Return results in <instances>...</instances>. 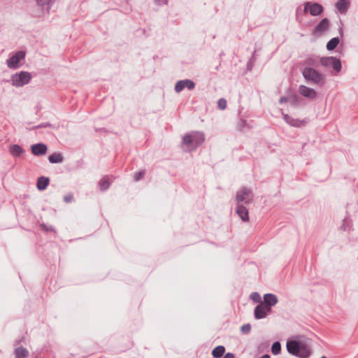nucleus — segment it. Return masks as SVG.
Here are the masks:
<instances>
[{
  "instance_id": "1",
  "label": "nucleus",
  "mask_w": 358,
  "mask_h": 358,
  "mask_svg": "<svg viewBox=\"0 0 358 358\" xmlns=\"http://www.w3.org/2000/svg\"><path fill=\"white\" fill-rule=\"evenodd\" d=\"M205 141L204 134L200 131H192L186 134L182 140V146L185 151L195 150Z\"/></svg>"
},
{
  "instance_id": "2",
  "label": "nucleus",
  "mask_w": 358,
  "mask_h": 358,
  "mask_svg": "<svg viewBox=\"0 0 358 358\" xmlns=\"http://www.w3.org/2000/svg\"><path fill=\"white\" fill-rule=\"evenodd\" d=\"M286 347L289 354L299 358H308L311 354L308 345L301 341L295 340L288 341Z\"/></svg>"
},
{
  "instance_id": "3",
  "label": "nucleus",
  "mask_w": 358,
  "mask_h": 358,
  "mask_svg": "<svg viewBox=\"0 0 358 358\" xmlns=\"http://www.w3.org/2000/svg\"><path fill=\"white\" fill-rule=\"evenodd\" d=\"M303 76L308 81L320 85L324 83V76L311 67H306L303 72Z\"/></svg>"
},
{
  "instance_id": "4",
  "label": "nucleus",
  "mask_w": 358,
  "mask_h": 358,
  "mask_svg": "<svg viewBox=\"0 0 358 358\" xmlns=\"http://www.w3.org/2000/svg\"><path fill=\"white\" fill-rule=\"evenodd\" d=\"M31 79V75L27 71H20L11 76L12 85L16 87H22L28 84Z\"/></svg>"
},
{
  "instance_id": "5",
  "label": "nucleus",
  "mask_w": 358,
  "mask_h": 358,
  "mask_svg": "<svg viewBox=\"0 0 358 358\" xmlns=\"http://www.w3.org/2000/svg\"><path fill=\"white\" fill-rule=\"evenodd\" d=\"M26 53L23 50H20L15 52L7 60L6 64L8 68L16 69L21 66L20 64L21 60L24 59Z\"/></svg>"
},
{
  "instance_id": "6",
  "label": "nucleus",
  "mask_w": 358,
  "mask_h": 358,
  "mask_svg": "<svg viewBox=\"0 0 358 358\" xmlns=\"http://www.w3.org/2000/svg\"><path fill=\"white\" fill-rule=\"evenodd\" d=\"M320 64L325 67H332L336 73H339L342 68L341 60L335 57H322Z\"/></svg>"
},
{
  "instance_id": "7",
  "label": "nucleus",
  "mask_w": 358,
  "mask_h": 358,
  "mask_svg": "<svg viewBox=\"0 0 358 358\" xmlns=\"http://www.w3.org/2000/svg\"><path fill=\"white\" fill-rule=\"evenodd\" d=\"M324 10L323 6L318 3L306 2L304 3L303 12L308 11L313 16L320 15Z\"/></svg>"
},
{
  "instance_id": "8",
  "label": "nucleus",
  "mask_w": 358,
  "mask_h": 358,
  "mask_svg": "<svg viewBox=\"0 0 358 358\" xmlns=\"http://www.w3.org/2000/svg\"><path fill=\"white\" fill-rule=\"evenodd\" d=\"M253 199V193L248 187H243L236 193V201H250Z\"/></svg>"
},
{
  "instance_id": "9",
  "label": "nucleus",
  "mask_w": 358,
  "mask_h": 358,
  "mask_svg": "<svg viewBox=\"0 0 358 358\" xmlns=\"http://www.w3.org/2000/svg\"><path fill=\"white\" fill-rule=\"evenodd\" d=\"M185 87L189 90H192L195 87V83L189 79L180 80L176 83L174 90L177 93H179Z\"/></svg>"
},
{
  "instance_id": "10",
  "label": "nucleus",
  "mask_w": 358,
  "mask_h": 358,
  "mask_svg": "<svg viewBox=\"0 0 358 358\" xmlns=\"http://www.w3.org/2000/svg\"><path fill=\"white\" fill-rule=\"evenodd\" d=\"M271 313L270 308H267L261 303H259L254 310L255 317L257 320L265 318L268 315Z\"/></svg>"
},
{
  "instance_id": "11",
  "label": "nucleus",
  "mask_w": 358,
  "mask_h": 358,
  "mask_svg": "<svg viewBox=\"0 0 358 358\" xmlns=\"http://www.w3.org/2000/svg\"><path fill=\"white\" fill-rule=\"evenodd\" d=\"M282 117L283 120L286 122V123H287L292 127H301L307 123V120L306 119H295L287 114L282 113Z\"/></svg>"
},
{
  "instance_id": "12",
  "label": "nucleus",
  "mask_w": 358,
  "mask_h": 358,
  "mask_svg": "<svg viewBox=\"0 0 358 358\" xmlns=\"http://www.w3.org/2000/svg\"><path fill=\"white\" fill-rule=\"evenodd\" d=\"M263 299L264 301H262L261 303L266 306L267 308H270V310H271V308L277 304L278 301L276 295L271 293L264 294Z\"/></svg>"
},
{
  "instance_id": "13",
  "label": "nucleus",
  "mask_w": 358,
  "mask_h": 358,
  "mask_svg": "<svg viewBox=\"0 0 358 358\" xmlns=\"http://www.w3.org/2000/svg\"><path fill=\"white\" fill-rule=\"evenodd\" d=\"M47 145L42 143H36L31 146V153L35 156L44 155L47 152Z\"/></svg>"
},
{
  "instance_id": "14",
  "label": "nucleus",
  "mask_w": 358,
  "mask_h": 358,
  "mask_svg": "<svg viewBox=\"0 0 358 358\" xmlns=\"http://www.w3.org/2000/svg\"><path fill=\"white\" fill-rule=\"evenodd\" d=\"M299 92L303 96L310 99H315L317 96L315 90L302 85L299 87Z\"/></svg>"
},
{
  "instance_id": "15",
  "label": "nucleus",
  "mask_w": 358,
  "mask_h": 358,
  "mask_svg": "<svg viewBox=\"0 0 358 358\" xmlns=\"http://www.w3.org/2000/svg\"><path fill=\"white\" fill-rule=\"evenodd\" d=\"M236 213L243 222L249 221L248 210L243 205L238 203V205L236 208Z\"/></svg>"
},
{
  "instance_id": "16",
  "label": "nucleus",
  "mask_w": 358,
  "mask_h": 358,
  "mask_svg": "<svg viewBox=\"0 0 358 358\" xmlns=\"http://www.w3.org/2000/svg\"><path fill=\"white\" fill-rule=\"evenodd\" d=\"M329 27V21L327 18H323L314 29V33L321 34L326 31Z\"/></svg>"
},
{
  "instance_id": "17",
  "label": "nucleus",
  "mask_w": 358,
  "mask_h": 358,
  "mask_svg": "<svg viewBox=\"0 0 358 358\" xmlns=\"http://www.w3.org/2000/svg\"><path fill=\"white\" fill-rule=\"evenodd\" d=\"M349 6V0H338L336 3V8L341 14H345Z\"/></svg>"
},
{
  "instance_id": "18",
  "label": "nucleus",
  "mask_w": 358,
  "mask_h": 358,
  "mask_svg": "<svg viewBox=\"0 0 358 358\" xmlns=\"http://www.w3.org/2000/svg\"><path fill=\"white\" fill-rule=\"evenodd\" d=\"M9 152L13 157L17 158L24 152V150L20 145L14 144L9 147Z\"/></svg>"
},
{
  "instance_id": "19",
  "label": "nucleus",
  "mask_w": 358,
  "mask_h": 358,
  "mask_svg": "<svg viewBox=\"0 0 358 358\" xmlns=\"http://www.w3.org/2000/svg\"><path fill=\"white\" fill-rule=\"evenodd\" d=\"M50 182V179L48 177L41 176L38 178L36 187L38 190H44L47 188Z\"/></svg>"
},
{
  "instance_id": "20",
  "label": "nucleus",
  "mask_w": 358,
  "mask_h": 358,
  "mask_svg": "<svg viewBox=\"0 0 358 358\" xmlns=\"http://www.w3.org/2000/svg\"><path fill=\"white\" fill-rule=\"evenodd\" d=\"M15 358H26L29 356V351L22 346L17 347L14 350Z\"/></svg>"
},
{
  "instance_id": "21",
  "label": "nucleus",
  "mask_w": 358,
  "mask_h": 358,
  "mask_svg": "<svg viewBox=\"0 0 358 358\" xmlns=\"http://www.w3.org/2000/svg\"><path fill=\"white\" fill-rule=\"evenodd\" d=\"M64 157L59 152H54L48 157V161L51 164H59L63 162Z\"/></svg>"
},
{
  "instance_id": "22",
  "label": "nucleus",
  "mask_w": 358,
  "mask_h": 358,
  "mask_svg": "<svg viewBox=\"0 0 358 358\" xmlns=\"http://www.w3.org/2000/svg\"><path fill=\"white\" fill-rule=\"evenodd\" d=\"M302 101V99L296 94L288 95V102L293 106H298Z\"/></svg>"
},
{
  "instance_id": "23",
  "label": "nucleus",
  "mask_w": 358,
  "mask_h": 358,
  "mask_svg": "<svg viewBox=\"0 0 358 358\" xmlns=\"http://www.w3.org/2000/svg\"><path fill=\"white\" fill-rule=\"evenodd\" d=\"M340 229L343 231H350L353 230L352 228V222L351 220L348 218H344L343 220V223L340 227Z\"/></svg>"
},
{
  "instance_id": "24",
  "label": "nucleus",
  "mask_w": 358,
  "mask_h": 358,
  "mask_svg": "<svg viewBox=\"0 0 358 358\" xmlns=\"http://www.w3.org/2000/svg\"><path fill=\"white\" fill-rule=\"evenodd\" d=\"M224 352H225V348L222 345H218L213 350L212 355L215 358H220L223 356Z\"/></svg>"
},
{
  "instance_id": "25",
  "label": "nucleus",
  "mask_w": 358,
  "mask_h": 358,
  "mask_svg": "<svg viewBox=\"0 0 358 358\" xmlns=\"http://www.w3.org/2000/svg\"><path fill=\"white\" fill-rule=\"evenodd\" d=\"M339 41L338 37L332 38L327 42V49L329 51L334 50L338 46Z\"/></svg>"
},
{
  "instance_id": "26",
  "label": "nucleus",
  "mask_w": 358,
  "mask_h": 358,
  "mask_svg": "<svg viewBox=\"0 0 358 358\" xmlns=\"http://www.w3.org/2000/svg\"><path fill=\"white\" fill-rule=\"evenodd\" d=\"M110 182L109 180L105 178L100 180L99 182V185L100 187V189L102 191H105L108 189L110 187Z\"/></svg>"
},
{
  "instance_id": "27",
  "label": "nucleus",
  "mask_w": 358,
  "mask_h": 358,
  "mask_svg": "<svg viewBox=\"0 0 358 358\" xmlns=\"http://www.w3.org/2000/svg\"><path fill=\"white\" fill-rule=\"evenodd\" d=\"M281 351V345L279 341L274 342L271 345V352L274 355H277L280 353Z\"/></svg>"
},
{
  "instance_id": "28",
  "label": "nucleus",
  "mask_w": 358,
  "mask_h": 358,
  "mask_svg": "<svg viewBox=\"0 0 358 358\" xmlns=\"http://www.w3.org/2000/svg\"><path fill=\"white\" fill-rule=\"evenodd\" d=\"M145 174V170H141L138 172L135 173L134 174V180L135 182L139 181L140 180L143 178Z\"/></svg>"
},
{
  "instance_id": "29",
  "label": "nucleus",
  "mask_w": 358,
  "mask_h": 358,
  "mask_svg": "<svg viewBox=\"0 0 358 358\" xmlns=\"http://www.w3.org/2000/svg\"><path fill=\"white\" fill-rule=\"evenodd\" d=\"M255 52H256V50H255L253 52L252 57H250V59H249V61L247 63V69L248 70H251L253 67V65L255 62Z\"/></svg>"
},
{
  "instance_id": "30",
  "label": "nucleus",
  "mask_w": 358,
  "mask_h": 358,
  "mask_svg": "<svg viewBox=\"0 0 358 358\" xmlns=\"http://www.w3.org/2000/svg\"><path fill=\"white\" fill-rule=\"evenodd\" d=\"M37 4L40 6H48V7L53 4L55 0H36Z\"/></svg>"
},
{
  "instance_id": "31",
  "label": "nucleus",
  "mask_w": 358,
  "mask_h": 358,
  "mask_svg": "<svg viewBox=\"0 0 358 358\" xmlns=\"http://www.w3.org/2000/svg\"><path fill=\"white\" fill-rule=\"evenodd\" d=\"M250 297L255 303H260L262 302L261 296L258 292H252L250 294Z\"/></svg>"
},
{
  "instance_id": "32",
  "label": "nucleus",
  "mask_w": 358,
  "mask_h": 358,
  "mask_svg": "<svg viewBox=\"0 0 358 358\" xmlns=\"http://www.w3.org/2000/svg\"><path fill=\"white\" fill-rule=\"evenodd\" d=\"M217 106L221 110L225 109L227 107V101L223 98L220 99L217 101Z\"/></svg>"
},
{
  "instance_id": "33",
  "label": "nucleus",
  "mask_w": 358,
  "mask_h": 358,
  "mask_svg": "<svg viewBox=\"0 0 358 358\" xmlns=\"http://www.w3.org/2000/svg\"><path fill=\"white\" fill-rule=\"evenodd\" d=\"M251 330V326L250 324H245L244 325H243L241 328V331L243 334H248Z\"/></svg>"
},
{
  "instance_id": "34",
  "label": "nucleus",
  "mask_w": 358,
  "mask_h": 358,
  "mask_svg": "<svg viewBox=\"0 0 358 358\" xmlns=\"http://www.w3.org/2000/svg\"><path fill=\"white\" fill-rule=\"evenodd\" d=\"M237 126H238V129L241 131L245 127H246L248 126V123H247L246 120L241 119L238 121Z\"/></svg>"
},
{
  "instance_id": "35",
  "label": "nucleus",
  "mask_w": 358,
  "mask_h": 358,
  "mask_svg": "<svg viewBox=\"0 0 358 358\" xmlns=\"http://www.w3.org/2000/svg\"><path fill=\"white\" fill-rule=\"evenodd\" d=\"M41 228L43 230V231H45L47 232H49V231H54L55 229H54V227L51 225H47L45 224H41L40 225Z\"/></svg>"
},
{
  "instance_id": "36",
  "label": "nucleus",
  "mask_w": 358,
  "mask_h": 358,
  "mask_svg": "<svg viewBox=\"0 0 358 358\" xmlns=\"http://www.w3.org/2000/svg\"><path fill=\"white\" fill-rule=\"evenodd\" d=\"M154 3L158 6L167 5L169 0H153Z\"/></svg>"
},
{
  "instance_id": "37",
  "label": "nucleus",
  "mask_w": 358,
  "mask_h": 358,
  "mask_svg": "<svg viewBox=\"0 0 358 358\" xmlns=\"http://www.w3.org/2000/svg\"><path fill=\"white\" fill-rule=\"evenodd\" d=\"M73 199V194L71 192L66 194L64 196V201H71Z\"/></svg>"
},
{
  "instance_id": "38",
  "label": "nucleus",
  "mask_w": 358,
  "mask_h": 358,
  "mask_svg": "<svg viewBox=\"0 0 358 358\" xmlns=\"http://www.w3.org/2000/svg\"><path fill=\"white\" fill-rule=\"evenodd\" d=\"M52 127V124L49 122L42 123L40 124L36 127H34V129H38V128H44V127Z\"/></svg>"
},
{
  "instance_id": "39",
  "label": "nucleus",
  "mask_w": 358,
  "mask_h": 358,
  "mask_svg": "<svg viewBox=\"0 0 358 358\" xmlns=\"http://www.w3.org/2000/svg\"><path fill=\"white\" fill-rule=\"evenodd\" d=\"M288 102V96H284L280 98L279 103L280 104Z\"/></svg>"
},
{
  "instance_id": "40",
  "label": "nucleus",
  "mask_w": 358,
  "mask_h": 358,
  "mask_svg": "<svg viewBox=\"0 0 358 358\" xmlns=\"http://www.w3.org/2000/svg\"><path fill=\"white\" fill-rule=\"evenodd\" d=\"M222 358H234V355L233 353L227 352Z\"/></svg>"
},
{
  "instance_id": "41",
  "label": "nucleus",
  "mask_w": 358,
  "mask_h": 358,
  "mask_svg": "<svg viewBox=\"0 0 358 358\" xmlns=\"http://www.w3.org/2000/svg\"><path fill=\"white\" fill-rule=\"evenodd\" d=\"M24 337H22L20 339L15 341L14 343V345H18L24 340Z\"/></svg>"
},
{
  "instance_id": "42",
  "label": "nucleus",
  "mask_w": 358,
  "mask_h": 358,
  "mask_svg": "<svg viewBox=\"0 0 358 358\" xmlns=\"http://www.w3.org/2000/svg\"><path fill=\"white\" fill-rule=\"evenodd\" d=\"M260 358H270V356L268 355H264Z\"/></svg>"
},
{
  "instance_id": "43",
  "label": "nucleus",
  "mask_w": 358,
  "mask_h": 358,
  "mask_svg": "<svg viewBox=\"0 0 358 358\" xmlns=\"http://www.w3.org/2000/svg\"><path fill=\"white\" fill-rule=\"evenodd\" d=\"M296 17H299V9L296 10Z\"/></svg>"
},
{
  "instance_id": "44",
  "label": "nucleus",
  "mask_w": 358,
  "mask_h": 358,
  "mask_svg": "<svg viewBox=\"0 0 358 358\" xmlns=\"http://www.w3.org/2000/svg\"><path fill=\"white\" fill-rule=\"evenodd\" d=\"M321 358H327V357H324V356H323V357H322Z\"/></svg>"
},
{
  "instance_id": "45",
  "label": "nucleus",
  "mask_w": 358,
  "mask_h": 358,
  "mask_svg": "<svg viewBox=\"0 0 358 358\" xmlns=\"http://www.w3.org/2000/svg\"><path fill=\"white\" fill-rule=\"evenodd\" d=\"M357 205H358V203H357Z\"/></svg>"
}]
</instances>
